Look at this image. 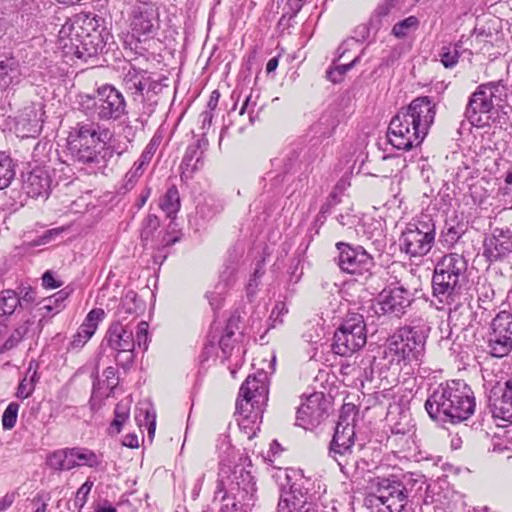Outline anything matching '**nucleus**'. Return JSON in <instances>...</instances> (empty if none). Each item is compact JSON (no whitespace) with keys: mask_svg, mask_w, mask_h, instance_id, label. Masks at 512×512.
I'll return each instance as SVG.
<instances>
[{"mask_svg":"<svg viewBox=\"0 0 512 512\" xmlns=\"http://www.w3.org/2000/svg\"><path fill=\"white\" fill-rule=\"evenodd\" d=\"M110 38L103 17L82 11L62 25L58 41L66 55L87 61L102 53Z\"/></svg>","mask_w":512,"mask_h":512,"instance_id":"obj_1","label":"nucleus"},{"mask_svg":"<svg viewBox=\"0 0 512 512\" xmlns=\"http://www.w3.org/2000/svg\"><path fill=\"white\" fill-rule=\"evenodd\" d=\"M436 116V103L420 96L392 117L387 131L389 143L398 150H411L427 136Z\"/></svg>","mask_w":512,"mask_h":512,"instance_id":"obj_2","label":"nucleus"},{"mask_svg":"<svg viewBox=\"0 0 512 512\" xmlns=\"http://www.w3.org/2000/svg\"><path fill=\"white\" fill-rule=\"evenodd\" d=\"M429 417L441 424H457L468 419L475 410L476 401L471 388L462 380L440 384L425 401Z\"/></svg>","mask_w":512,"mask_h":512,"instance_id":"obj_3","label":"nucleus"},{"mask_svg":"<svg viewBox=\"0 0 512 512\" xmlns=\"http://www.w3.org/2000/svg\"><path fill=\"white\" fill-rule=\"evenodd\" d=\"M480 252L475 245L466 247L462 254L450 253L436 264L432 277L433 295L444 305L455 303L460 295L461 283L466 280L468 262L475 261Z\"/></svg>","mask_w":512,"mask_h":512,"instance_id":"obj_4","label":"nucleus"},{"mask_svg":"<svg viewBox=\"0 0 512 512\" xmlns=\"http://www.w3.org/2000/svg\"><path fill=\"white\" fill-rule=\"evenodd\" d=\"M128 30L120 34L125 49L142 55L143 44L155 39L161 29L160 10L152 1H136L127 11Z\"/></svg>","mask_w":512,"mask_h":512,"instance_id":"obj_5","label":"nucleus"},{"mask_svg":"<svg viewBox=\"0 0 512 512\" xmlns=\"http://www.w3.org/2000/svg\"><path fill=\"white\" fill-rule=\"evenodd\" d=\"M431 327L423 317H416L397 329L389 338L388 347L399 361L420 362L425 354V346Z\"/></svg>","mask_w":512,"mask_h":512,"instance_id":"obj_6","label":"nucleus"},{"mask_svg":"<svg viewBox=\"0 0 512 512\" xmlns=\"http://www.w3.org/2000/svg\"><path fill=\"white\" fill-rule=\"evenodd\" d=\"M80 107L85 115L99 122H117L128 115L124 95L111 84L98 87L93 96L85 95Z\"/></svg>","mask_w":512,"mask_h":512,"instance_id":"obj_7","label":"nucleus"},{"mask_svg":"<svg viewBox=\"0 0 512 512\" xmlns=\"http://www.w3.org/2000/svg\"><path fill=\"white\" fill-rule=\"evenodd\" d=\"M268 393V376L265 371L249 375L240 387L236 411L246 420L258 418L268 401Z\"/></svg>","mask_w":512,"mask_h":512,"instance_id":"obj_8","label":"nucleus"},{"mask_svg":"<svg viewBox=\"0 0 512 512\" xmlns=\"http://www.w3.org/2000/svg\"><path fill=\"white\" fill-rule=\"evenodd\" d=\"M354 420H349L347 415L343 413L339 416V420L335 427V432L329 444L328 454L333 458L344 474H348L351 470H356L358 464L353 457V447L355 444V425Z\"/></svg>","mask_w":512,"mask_h":512,"instance_id":"obj_9","label":"nucleus"},{"mask_svg":"<svg viewBox=\"0 0 512 512\" xmlns=\"http://www.w3.org/2000/svg\"><path fill=\"white\" fill-rule=\"evenodd\" d=\"M123 86L134 101H148L143 106L142 114L149 117L157 104V101L151 102L152 95L159 94L165 85L155 79L151 72L131 66L123 76Z\"/></svg>","mask_w":512,"mask_h":512,"instance_id":"obj_10","label":"nucleus"},{"mask_svg":"<svg viewBox=\"0 0 512 512\" xmlns=\"http://www.w3.org/2000/svg\"><path fill=\"white\" fill-rule=\"evenodd\" d=\"M367 342L366 324L363 316L353 314L336 329L331 349L334 354L349 357Z\"/></svg>","mask_w":512,"mask_h":512,"instance_id":"obj_11","label":"nucleus"},{"mask_svg":"<svg viewBox=\"0 0 512 512\" xmlns=\"http://www.w3.org/2000/svg\"><path fill=\"white\" fill-rule=\"evenodd\" d=\"M371 485L374 489L372 497L383 505L378 512H411V500L403 491L405 488L398 482L397 475L375 477L371 480Z\"/></svg>","mask_w":512,"mask_h":512,"instance_id":"obj_12","label":"nucleus"},{"mask_svg":"<svg viewBox=\"0 0 512 512\" xmlns=\"http://www.w3.org/2000/svg\"><path fill=\"white\" fill-rule=\"evenodd\" d=\"M103 343L111 349L117 365L126 369L133 364L135 338L129 322H112L106 331Z\"/></svg>","mask_w":512,"mask_h":512,"instance_id":"obj_13","label":"nucleus"},{"mask_svg":"<svg viewBox=\"0 0 512 512\" xmlns=\"http://www.w3.org/2000/svg\"><path fill=\"white\" fill-rule=\"evenodd\" d=\"M218 480L220 488L227 489L229 493L238 496L246 502V507H252L255 503L256 483L250 471L242 465L233 468L223 466L219 470Z\"/></svg>","mask_w":512,"mask_h":512,"instance_id":"obj_14","label":"nucleus"},{"mask_svg":"<svg viewBox=\"0 0 512 512\" xmlns=\"http://www.w3.org/2000/svg\"><path fill=\"white\" fill-rule=\"evenodd\" d=\"M435 226L430 222L410 223L399 239L400 249L410 257H422L432 248Z\"/></svg>","mask_w":512,"mask_h":512,"instance_id":"obj_15","label":"nucleus"},{"mask_svg":"<svg viewBox=\"0 0 512 512\" xmlns=\"http://www.w3.org/2000/svg\"><path fill=\"white\" fill-rule=\"evenodd\" d=\"M337 265L342 272L368 278L375 266L374 258L360 245L337 242Z\"/></svg>","mask_w":512,"mask_h":512,"instance_id":"obj_16","label":"nucleus"},{"mask_svg":"<svg viewBox=\"0 0 512 512\" xmlns=\"http://www.w3.org/2000/svg\"><path fill=\"white\" fill-rule=\"evenodd\" d=\"M490 354L497 358L508 355L512 350V314L499 312L492 320L487 333Z\"/></svg>","mask_w":512,"mask_h":512,"instance_id":"obj_17","label":"nucleus"},{"mask_svg":"<svg viewBox=\"0 0 512 512\" xmlns=\"http://www.w3.org/2000/svg\"><path fill=\"white\" fill-rule=\"evenodd\" d=\"M327 415V402L323 393H313L301 404L296 414V425L305 430L316 428Z\"/></svg>","mask_w":512,"mask_h":512,"instance_id":"obj_18","label":"nucleus"},{"mask_svg":"<svg viewBox=\"0 0 512 512\" xmlns=\"http://www.w3.org/2000/svg\"><path fill=\"white\" fill-rule=\"evenodd\" d=\"M108 136L109 129L101 127L99 122H78L69 132L67 146L101 145Z\"/></svg>","mask_w":512,"mask_h":512,"instance_id":"obj_19","label":"nucleus"},{"mask_svg":"<svg viewBox=\"0 0 512 512\" xmlns=\"http://www.w3.org/2000/svg\"><path fill=\"white\" fill-rule=\"evenodd\" d=\"M480 86H477L467 103L464 119L461 121L458 133L462 140L477 147L480 134Z\"/></svg>","mask_w":512,"mask_h":512,"instance_id":"obj_20","label":"nucleus"},{"mask_svg":"<svg viewBox=\"0 0 512 512\" xmlns=\"http://www.w3.org/2000/svg\"><path fill=\"white\" fill-rule=\"evenodd\" d=\"M488 406L493 418L512 423V378L490 389Z\"/></svg>","mask_w":512,"mask_h":512,"instance_id":"obj_21","label":"nucleus"},{"mask_svg":"<svg viewBox=\"0 0 512 512\" xmlns=\"http://www.w3.org/2000/svg\"><path fill=\"white\" fill-rule=\"evenodd\" d=\"M379 299L383 313L395 317H401L413 300L412 294L402 286L384 289Z\"/></svg>","mask_w":512,"mask_h":512,"instance_id":"obj_22","label":"nucleus"},{"mask_svg":"<svg viewBox=\"0 0 512 512\" xmlns=\"http://www.w3.org/2000/svg\"><path fill=\"white\" fill-rule=\"evenodd\" d=\"M477 232V229H475L473 226H469L468 221H446L445 230H443L441 234V242L447 247H453L459 242H461L463 245L471 242L467 246L471 248V245H474V238L478 236Z\"/></svg>","mask_w":512,"mask_h":512,"instance_id":"obj_23","label":"nucleus"},{"mask_svg":"<svg viewBox=\"0 0 512 512\" xmlns=\"http://www.w3.org/2000/svg\"><path fill=\"white\" fill-rule=\"evenodd\" d=\"M105 312L102 308L92 309L84 319L83 323L78 328L77 332L73 335L69 343L68 350H80L95 334L98 325L103 321Z\"/></svg>","mask_w":512,"mask_h":512,"instance_id":"obj_24","label":"nucleus"},{"mask_svg":"<svg viewBox=\"0 0 512 512\" xmlns=\"http://www.w3.org/2000/svg\"><path fill=\"white\" fill-rule=\"evenodd\" d=\"M51 182L48 171L36 167L23 176L22 189L31 198H47L50 193Z\"/></svg>","mask_w":512,"mask_h":512,"instance_id":"obj_25","label":"nucleus"},{"mask_svg":"<svg viewBox=\"0 0 512 512\" xmlns=\"http://www.w3.org/2000/svg\"><path fill=\"white\" fill-rule=\"evenodd\" d=\"M277 512H316V510L307 492L303 493L296 484H293L286 496L279 500Z\"/></svg>","mask_w":512,"mask_h":512,"instance_id":"obj_26","label":"nucleus"},{"mask_svg":"<svg viewBox=\"0 0 512 512\" xmlns=\"http://www.w3.org/2000/svg\"><path fill=\"white\" fill-rule=\"evenodd\" d=\"M23 72L19 60L13 55H0V88H13L20 84Z\"/></svg>","mask_w":512,"mask_h":512,"instance_id":"obj_27","label":"nucleus"},{"mask_svg":"<svg viewBox=\"0 0 512 512\" xmlns=\"http://www.w3.org/2000/svg\"><path fill=\"white\" fill-rule=\"evenodd\" d=\"M208 145V139L203 134L195 143L187 147L180 166L183 174H192L203 166V154Z\"/></svg>","mask_w":512,"mask_h":512,"instance_id":"obj_28","label":"nucleus"},{"mask_svg":"<svg viewBox=\"0 0 512 512\" xmlns=\"http://www.w3.org/2000/svg\"><path fill=\"white\" fill-rule=\"evenodd\" d=\"M145 311V303L141 300L137 293L133 290H129L122 297L120 305L116 311V320L122 323L129 322L128 319L131 317V321L136 319L140 314Z\"/></svg>","mask_w":512,"mask_h":512,"instance_id":"obj_29","label":"nucleus"},{"mask_svg":"<svg viewBox=\"0 0 512 512\" xmlns=\"http://www.w3.org/2000/svg\"><path fill=\"white\" fill-rule=\"evenodd\" d=\"M512 250V239L502 231L485 240L484 255L493 261L508 254Z\"/></svg>","mask_w":512,"mask_h":512,"instance_id":"obj_30","label":"nucleus"},{"mask_svg":"<svg viewBox=\"0 0 512 512\" xmlns=\"http://www.w3.org/2000/svg\"><path fill=\"white\" fill-rule=\"evenodd\" d=\"M101 145H79V146H67V151L71 156L72 160L81 164H99L101 159L105 158V155H101Z\"/></svg>","mask_w":512,"mask_h":512,"instance_id":"obj_31","label":"nucleus"},{"mask_svg":"<svg viewBox=\"0 0 512 512\" xmlns=\"http://www.w3.org/2000/svg\"><path fill=\"white\" fill-rule=\"evenodd\" d=\"M220 503L219 512H241L246 507V502L231 494L227 489L220 488V481H217L213 503Z\"/></svg>","mask_w":512,"mask_h":512,"instance_id":"obj_32","label":"nucleus"},{"mask_svg":"<svg viewBox=\"0 0 512 512\" xmlns=\"http://www.w3.org/2000/svg\"><path fill=\"white\" fill-rule=\"evenodd\" d=\"M37 369L38 364L35 361H30L25 375L19 382L15 393L18 399L25 400L33 394L36 384L40 379Z\"/></svg>","mask_w":512,"mask_h":512,"instance_id":"obj_33","label":"nucleus"},{"mask_svg":"<svg viewBox=\"0 0 512 512\" xmlns=\"http://www.w3.org/2000/svg\"><path fill=\"white\" fill-rule=\"evenodd\" d=\"M72 454V448L55 450L47 456L46 463L53 470L69 471L76 468V461Z\"/></svg>","mask_w":512,"mask_h":512,"instance_id":"obj_34","label":"nucleus"},{"mask_svg":"<svg viewBox=\"0 0 512 512\" xmlns=\"http://www.w3.org/2000/svg\"><path fill=\"white\" fill-rule=\"evenodd\" d=\"M135 421L140 429H147L150 438H153L156 429V412L151 403H139L135 410Z\"/></svg>","mask_w":512,"mask_h":512,"instance_id":"obj_35","label":"nucleus"},{"mask_svg":"<svg viewBox=\"0 0 512 512\" xmlns=\"http://www.w3.org/2000/svg\"><path fill=\"white\" fill-rule=\"evenodd\" d=\"M160 209L169 218H174L181 207L179 191L175 185L167 189L159 201Z\"/></svg>","mask_w":512,"mask_h":512,"instance_id":"obj_36","label":"nucleus"},{"mask_svg":"<svg viewBox=\"0 0 512 512\" xmlns=\"http://www.w3.org/2000/svg\"><path fill=\"white\" fill-rule=\"evenodd\" d=\"M131 408V401L126 398L121 400L114 409V419L109 426V434H119L123 428L124 423L129 419Z\"/></svg>","mask_w":512,"mask_h":512,"instance_id":"obj_37","label":"nucleus"},{"mask_svg":"<svg viewBox=\"0 0 512 512\" xmlns=\"http://www.w3.org/2000/svg\"><path fill=\"white\" fill-rule=\"evenodd\" d=\"M398 482H400L405 488L403 491L407 495V498L411 500V498H414L419 492L422 491L424 485L426 484V478L421 474L407 473L401 477L398 476Z\"/></svg>","mask_w":512,"mask_h":512,"instance_id":"obj_38","label":"nucleus"},{"mask_svg":"<svg viewBox=\"0 0 512 512\" xmlns=\"http://www.w3.org/2000/svg\"><path fill=\"white\" fill-rule=\"evenodd\" d=\"M224 210V203L221 199L208 196L196 207L197 215L203 220H210Z\"/></svg>","mask_w":512,"mask_h":512,"instance_id":"obj_39","label":"nucleus"},{"mask_svg":"<svg viewBox=\"0 0 512 512\" xmlns=\"http://www.w3.org/2000/svg\"><path fill=\"white\" fill-rule=\"evenodd\" d=\"M501 101V90L498 83L482 84V113L489 112L495 105L499 106Z\"/></svg>","mask_w":512,"mask_h":512,"instance_id":"obj_40","label":"nucleus"},{"mask_svg":"<svg viewBox=\"0 0 512 512\" xmlns=\"http://www.w3.org/2000/svg\"><path fill=\"white\" fill-rule=\"evenodd\" d=\"M74 461H76V467L88 466L90 468L99 467L103 460L101 455H97L94 451L88 448L73 447Z\"/></svg>","mask_w":512,"mask_h":512,"instance_id":"obj_41","label":"nucleus"},{"mask_svg":"<svg viewBox=\"0 0 512 512\" xmlns=\"http://www.w3.org/2000/svg\"><path fill=\"white\" fill-rule=\"evenodd\" d=\"M17 307H22L18 292L12 289H4L0 292V311L3 316L12 315Z\"/></svg>","mask_w":512,"mask_h":512,"instance_id":"obj_42","label":"nucleus"},{"mask_svg":"<svg viewBox=\"0 0 512 512\" xmlns=\"http://www.w3.org/2000/svg\"><path fill=\"white\" fill-rule=\"evenodd\" d=\"M15 177V164L5 152H0V190L7 188Z\"/></svg>","mask_w":512,"mask_h":512,"instance_id":"obj_43","label":"nucleus"},{"mask_svg":"<svg viewBox=\"0 0 512 512\" xmlns=\"http://www.w3.org/2000/svg\"><path fill=\"white\" fill-rule=\"evenodd\" d=\"M34 324V321L27 319L19 323L14 330L11 332L9 337L3 344V350H11L16 347L28 334L30 327Z\"/></svg>","mask_w":512,"mask_h":512,"instance_id":"obj_44","label":"nucleus"},{"mask_svg":"<svg viewBox=\"0 0 512 512\" xmlns=\"http://www.w3.org/2000/svg\"><path fill=\"white\" fill-rule=\"evenodd\" d=\"M338 123L339 121L333 112H326L313 125V130L315 133H319L321 137L326 138L332 135Z\"/></svg>","mask_w":512,"mask_h":512,"instance_id":"obj_45","label":"nucleus"},{"mask_svg":"<svg viewBox=\"0 0 512 512\" xmlns=\"http://www.w3.org/2000/svg\"><path fill=\"white\" fill-rule=\"evenodd\" d=\"M265 274L264 269V259L257 262L254 271L246 285V297L249 302H252L254 298L256 297L259 286L261 283V278Z\"/></svg>","mask_w":512,"mask_h":512,"instance_id":"obj_46","label":"nucleus"},{"mask_svg":"<svg viewBox=\"0 0 512 512\" xmlns=\"http://www.w3.org/2000/svg\"><path fill=\"white\" fill-rule=\"evenodd\" d=\"M420 25V21L416 16H409L394 24L391 34L398 39L407 37L410 33L415 32Z\"/></svg>","mask_w":512,"mask_h":512,"instance_id":"obj_47","label":"nucleus"},{"mask_svg":"<svg viewBox=\"0 0 512 512\" xmlns=\"http://www.w3.org/2000/svg\"><path fill=\"white\" fill-rule=\"evenodd\" d=\"M438 58L445 68H453L459 59L458 45H446L441 48Z\"/></svg>","mask_w":512,"mask_h":512,"instance_id":"obj_48","label":"nucleus"},{"mask_svg":"<svg viewBox=\"0 0 512 512\" xmlns=\"http://www.w3.org/2000/svg\"><path fill=\"white\" fill-rule=\"evenodd\" d=\"M160 221L155 214H148L142 221L141 226V241L147 244L152 238L154 232L159 228Z\"/></svg>","mask_w":512,"mask_h":512,"instance_id":"obj_49","label":"nucleus"},{"mask_svg":"<svg viewBox=\"0 0 512 512\" xmlns=\"http://www.w3.org/2000/svg\"><path fill=\"white\" fill-rule=\"evenodd\" d=\"M20 405L17 402H10L2 415V427L4 430H11L15 427Z\"/></svg>","mask_w":512,"mask_h":512,"instance_id":"obj_50","label":"nucleus"},{"mask_svg":"<svg viewBox=\"0 0 512 512\" xmlns=\"http://www.w3.org/2000/svg\"><path fill=\"white\" fill-rule=\"evenodd\" d=\"M359 59L360 57L357 56L348 64H342L335 67L334 69H329L327 71V78L333 83L341 82L345 73L348 72L351 68H353L356 65V63L359 62Z\"/></svg>","mask_w":512,"mask_h":512,"instance_id":"obj_51","label":"nucleus"},{"mask_svg":"<svg viewBox=\"0 0 512 512\" xmlns=\"http://www.w3.org/2000/svg\"><path fill=\"white\" fill-rule=\"evenodd\" d=\"M288 313L286 304L282 301H277L269 316V328H275L277 325L283 323V316Z\"/></svg>","mask_w":512,"mask_h":512,"instance_id":"obj_52","label":"nucleus"},{"mask_svg":"<svg viewBox=\"0 0 512 512\" xmlns=\"http://www.w3.org/2000/svg\"><path fill=\"white\" fill-rule=\"evenodd\" d=\"M94 483L90 479H87L77 490L74 505L78 508H83L87 502L88 495L93 487Z\"/></svg>","mask_w":512,"mask_h":512,"instance_id":"obj_53","label":"nucleus"},{"mask_svg":"<svg viewBox=\"0 0 512 512\" xmlns=\"http://www.w3.org/2000/svg\"><path fill=\"white\" fill-rule=\"evenodd\" d=\"M145 166L140 163L139 161H136L132 168L126 173L125 175V186L126 188L130 187L132 188L136 181L142 176L144 173Z\"/></svg>","mask_w":512,"mask_h":512,"instance_id":"obj_54","label":"nucleus"},{"mask_svg":"<svg viewBox=\"0 0 512 512\" xmlns=\"http://www.w3.org/2000/svg\"><path fill=\"white\" fill-rule=\"evenodd\" d=\"M256 102L252 101V95L246 97L240 111L239 115L243 116L245 113L248 114V122L250 125L254 124L256 119L258 118V113L255 112Z\"/></svg>","mask_w":512,"mask_h":512,"instance_id":"obj_55","label":"nucleus"},{"mask_svg":"<svg viewBox=\"0 0 512 512\" xmlns=\"http://www.w3.org/2000/svg\"><path fill=\"white\" fill-rule=\"evenodd\" d=\"M339 188V184L336 185L334 190L327 197L326 202L320 208V216L326 219L327 215L331 212V209L340 203V198L336 192Z\"/></svg>","mask_w":512,"mask_h":512,"instance_id":"obj_56","label":"nucleus"},{"mask_svg":"<svg viewBox=\"0 0 512 512\" xmlns=\"http://www.w3.org/2000/svg\"><path fill=\"white\" fill-rule=\"evenodd\" d=\"M148 328L149 325L145 321H141L137 325L135 344L137 343L139 347L143 346L144 350H147L148 347Z\"/></svg>","mask_w":512,"mask_h":512,"instance_id":"obj_57","label":"nucleus"},{"mask_svg":"<svg viewBox=\"0 0 512 512\" xmlns=\"http://www.w3.org/2000/svg\"><path fill=\"white\" fill-rule=\"evenodd\" d=\"M22 302V307L27 304H31L36 300V291L31 287L20 288L18 292Z\"/></svg>","mask_w":512,"mask_h":512,"instance_id":"obj_58","label":"nucleus"},{"mask_svg":"<svg viewBox=\"0 0 512 512\" xmlns=\"http://www.w3.org/2000/svg\"><path fill=\"white\" fill-rule=\"evenodd\" d=\"M489 440H490L491 446H492V448L490 446L488 447L489 453L490 452H493V453L510 452V449L504 444V441L500 437L495 436Z\"/></svg>","mask_w":512,"mask_h":512,"instance_id":"obj_59","label":"nucleus"},{"mask_svg":"<svg viewBox=\"0 0 512 512\" xmlns=\"http://www.w3.org/2000/svg\"><path fill=\"white\" fill-rule=\"evenodd\" d=\"M155 151H156V146L151 141L146 146V148L144 149V151L142 152V154L140 155V157L137 161L142 163L144 166H147L150 163V161L152 160V157H153Z\"/></svg>","mask_w":512,"mask_h":512,"instance_id":"obj_60","label":"nucleus"},{"mask_svg":"<svg viewBox=\"0 0 512 512\" xmlns=\"http://www.w3.org/2000/svg\"><path fill=\"white\" fill-rule=\"evenodd\" d=\"M395 8L393 0H384L383 3L379 4L374 12V17L382 18L387 16L391 10Z\"/></svg>","mask_w":512,"mask_h":512,"instance_id":"obj_61","label":"nucleus"},{"mask_svg":"<svg viewBox=\"0 0 512 512\" xmlns=\"http://www.w3.org/2000/svg\"><path fill=\"white\" fill-rule=\"evenodd\" d=\"M42 284L45 288L55 289L61 286L50 271H47L42 276Z\"/></svg>","mask_w":512,"mask_h":512,"instance_id":"obj_62","label":"nucleus"},{"mask_svg":"<svg viewBox=\"0 0 512 512\" xmlns=\"http://www.w3.org/2000/svg\"><path fill=\"white\" fill-rule=\"evenodd\" d=\"M16 495V492H8L0 498V512H4L14 503Z\"/></svg>","mask_w":512,"mask_h":512,"instance_id":"obj_63","label":"nucleus"},{"mask_svg":"<svg viewBox=\"0 0 512 512\" xmlns=\"http://www.w3.org/2000/svg\"><path fill=\"white\" fill-rule=\"evenodd\" d=\"M337 221L342 226L352 227L355 225L357 219L355 215H351L350 213L339 214L337 216Z\"/></svg>","mask_w":512,"mask_h":512,"instance_id":"obj_64","label":"nucleus"}]
</instances>
